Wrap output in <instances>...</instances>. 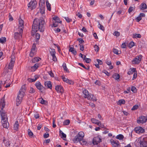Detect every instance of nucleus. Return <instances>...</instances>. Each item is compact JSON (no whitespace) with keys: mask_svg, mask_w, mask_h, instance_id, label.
I'll return each instance as SVG.
<instances>
[{"mask_svg":"<svg viewBox=\"0 0 147 147\" xmlns=\"http://www.w3.org/2000/svg\"><path fill=\"white\" fill-rule=\"evenodd\" d=\"M9 20L10 21H12L13 20V18L10 13L9 14Z\"/></svg>","mask_w":147,"mask_h":147,"instance_id":"obj_61","label":"nucleus"},{"mask_svg":"<svg viewBox=\"0 0 147 147\" xmlns=\"http://www.w3.org/2000/svg\"><path fill=\"white\" fill-rule=\"evenodd\" d=\"M46 4L47 9H48L49 11H50L51 10V5L49 3L48 0L47 1V0H46Z\"/></svg>","mask_w":147,"mask_h":147,"instance_id":"obj_30","label":"nucleus"},{"mask_svg":"<svg viewBox=\"0 0 147 147\" xmlns=\"http://www.w3.org/2000/svg\"><path fill=\"white\" fill-rule=\"evenodd\" d=\"M49 51L50 52L51 55L52 57V60L54 61H57V58L55 56V51L54 49H50L49 50Z\"/></svg>","mask_w":147,"mask_h":147,"instance_id":"obj_9","label":"nucleus"},{"mask_svg":"<svg viewBox=\"0 0 147 147\" xmlns=\"http://www.w3.org/2000/svg\"><path fill=\"white\" fill-rule=\"evenodd\" d=\"M19 123L18 121H16L15 122V124L14 125V129L17 131L19 129Z\"/></svg>","mask_w":147,"mask_h":147,"instance_id":"obj_26","label":"nucleus"},{"mask_svg":"<svg viewBox=\"0 0 147 147\" xmlns=\"http://www.w3.org/2000/svg\"><path fill=\"white\" fill-rule=\"evenodd\" d=\"M125 101L123 100H119L118 101V104L120 105H121L122 104H124L125 103Z\"/></svg>","mask_w":147,"mask_h":147,"instance_id":"obj_40","label":"nucleus"},{"mask_svg":"<svg viewBox=\"0 0 147 147\" xmlns=\"http://www.w3.org/2000/svg\"><path fill=\"white\" fill-rule=\"evenodd\" d=\"M65 19V20L67 22H69L71 21H72V19H70L68 17H65L64 18Z\"/></svg>","mask_w":147,"mask_h":147,"instance_id":"obj_53","label":"nucleus"},{"mask_svg":"<svg viewBox=\"0 0 147 147\" xmlns=\"http://www.w3.org/2000/svg\"><path fill=\"white\" fill-rule=\"evenodd\" d=\"M136 21L138 22H139L140 20H142V18L141 17H140V16H139L138 17L136 18Z\"/></svg>","mask_w":147,"mask_h":147,"instance_id":"obj_62","label":"nucleus"},{"mask_svg":"<svg viewBox=\"0 0 147 147\" xmlns=\"http://www.w3.org/2000/svg\"><path fill=\"white\" fill-rule=\"evenodd\" d=\"M86 56L85 55L84 56V58L83 60H85V62L87 63H89L91 61V60L90 58H86Z\"/></svg>","mask_w":147,"mask_h":147,"instance_id":"obj_33","label":"nucleus"},{"mask_svg":"<svg viewBox=\"0 0 147 147\" xmlns=\"http://www.w3.org/2000/svg\"><path fill=\"white\" fill-rule=\"evenodd\" d=\"M49 134H47V133H45L43 135V136L44 138H48L49 137Z\"/></svg>","mask_w":147,"mask_h":147,"instance_id":"obj_60","label":"nucleus"},{"mask_svg":"<svg viewBox=\"0 0 147 147\" xmlns=\"http://www.w3.org/2000/svg\"><path fill=\"white\" fill-rule=\"evenodd\" d=\"M40 103L42 104H45L47 103V101L44 100L42 98L40 100Z\"/></svg>","mask_w":147,"mask_h":147,"instance_id":"obj_56","label":"nucleus"},{"mask_svg":"<svg viewBox=\"0 0 147 147\" xmlns=\"http://www.w3.org/2000/svg\"><path fill=\"white\" fill-rule=\"evenodd\" d=\"M113 34L114 36L118 37L120 35V33L119 32L117 31H115L114 32Z\"/></svg>","mask_w":147,"mask_h":147,"instance_id":"obj_47","label":"nucleus"},{"mask_svg":"<svg viewBox=\"0 0 147 147\" xmlns=\"http://www.w3.org/2000/svg\"><path fill=\"white\" fill-rule=\"evenodd\" d=\"M15 62V59L11 58V61L10 62L8 66V68L9 69H12L13 67V66Z\"/></svg>","mask_w":147,"mask_h":147,"instance_id":"obj_20","label":"nucleus"},{"mask_svg":"<svg viewBox=\"0 0 147 147\" xmlns=\"http://www.w3.org/2000/svg\"><path fill=\"white\" fill-rule=\"evenodd\" d=\"M113 77L115 80H117L119 79L120 78V76L119 74H115L113 75Z\"/></svg>","mask_w":147,"mask_h":147,"instance_id":"obj_31","label":"nucleus"},{"mask_svg":"<svg viewBox=\"0 0 147 147\" xmlns=\"http://www.w3.org/2000/svg\"><path fill=\"white\" fill-rule=\"evenodd\" d=\"M134 131L138 134L142 133L144 132V129L140 127H137L134 128Z\"/></svg>","mask_w":147,"mask_h":147,"instance_id":"obj_12","label":"nucleus"},{"mask_svg":"<svg viewBox=\"0 0 147 147\" xmlns=\"http://www.w3.org/2000/svg\"><path fill=\"white\" fill-rule=\"evenodd\" d=\"M1 122L4 128H8L9 127V124L7 121V119L1 120Z\"/></svg>","mask_w":147,"mask_h":147,"instance_id":"obj_15","label":"nucleus"},{"mask_svg":"<svg viewBox=\"0 0 147 147\" xmlns=\"http://www.w3.org/2000/svg\"><path fill=\"white\" fill-rule=\"evenodd\" d=\"M45 22L43 18L35 19L32 26V35L34 36L35 33L39 30L40 32H43L45 28Z\"/></svg>","mask_w":147,"mask_h":147,"instance_id":"obj_1","label":"nucleus"},{"mask_svg":"<svg viewBox=\"0 0 147 147\" xmlns=\"http://www.w3.org/2000/svg\"><path fill=\"white\" fill-rule=\"evenodd\" d=\"M80 143L82 145H87L88 144L87 142L83 139L82 141H81Z\"/></svg>","mask_w":147,"mask_h":147,"instance_id":"obj_37","label":"nucleus"},{"mask_svg":"<svg viewBox=\"0 0 147 147\" xmlns=\"http://www.w3.org/2000/svg\"><path fill=\"white\" fill-rule=\"evenodd\" d=\"M62 66L64 71H66V72H69V71L67 68L65 63H63V64Z\"/></svg>","mask_w":147,"mask_h":147,"instance_id":"obj_32","label":"nucleus"},{"mask_svg":"<svg viewBox=\"0 0 147 147\" xmlns=\"http://www.w3.org/2000/svg\"><path fill=\"white\" fill-rule=\"evenodd\" d=\"M19 33L18 32H15L14 34V37L15 39H18L22 36V32H20V30H19Z\"/></svg>","mask_w":147,"mask_h":147,"instance_id":"obj_17","label":"nucleus"},{"mask_svg":"<svg viewBox=\"0 0 147 147\" xmlns=\"http://www.w3.org/2000/svg\"><path fill=\"white\" fill-rule=\"evenodd\" d=\"M45 86L47 88H49L50 89L52 88V86L51 82L50 81H47L45 82Z\"/></svg>","mask_w":147,"mask_h":147,"instance_id":"obj_21","label":"nucleus"},{"mask_svg":"<svg viewBox=\"0 0 147 147\" xmlns=\"http://www.w3.org/2000/svg\"><path fill=\"white\" fill-rule=\"evenodd\" d=\"M140 147H147V142L144 140L140 142Z\"/></svg>","mask_w":147,"mask_h":147,"instance_id":"obj_22","label":"nucleus"},{"mask_svg":"<svg viewBox=\"0 0 147 147\" xmlns=\"http://www.w3.org/2000/svg\"><path fill=\"white\" fill-rule=\"evenodd\" d=\"M61 78L63 79V81L66 82L67 83L69 80L68 78H65L64 76H61Z\"/></svg>","mask_w":147,"mask_h":147,"instance_id":"obj_42","label":"nucleus"},{"mask_svg":"<svg viewBox=\"0 0 147 147\" xmlns=\"http://www.w3.org/2000/svg\"><path fill=\"white\" fill-rule=\"evenodd\" d=\"M38 63L35 64L34 65L31 67V70L32 71H35L38 67Z\"/></svg>","mask_w":147,"mask_h":147,"instance_id":"obj_24","label":"nucleus"},{"mask_svg":"<svg viewBox=\"0 0 147 147\" xmlns=\"http://www.w3.org/2000/svg\"><path fill=\"white\" fill-rule=\"evenodd\" d=\"M53 19L55 20V22L59 23H61V21H60L59 20V18L57 16L53 17Z\"/></svg>","mask_w":147,"mask_h":147,"instance_id":"obj_29","label":"nucleus"},{"mask_svg":"<svg viewBox=\"0 0 147 147\" xmlns=\"http://www.w3.org/2000/svg\"><path fill=\"white\" fill-rule=\"evenodd\" d=\"M69 51L71 52L74 55H76L77 54V51L73 47H69Z\"/></svg>","mask_w":147,"mask_h":147,"instance_id":"obj_23","label":"nucleus"},{"mask_svg":"<svg viewBox=\"0 0 147 147\" xmlns=\"http://www.w3.org/2000/svg\"><path fill=\"white\" fill-rule=\"evenodd\" d=\"M24 27V21L20 19L19 21V26L18 29L20 30V32H22L23 29Z\"/></svg>","mask_w":147,"mask_h":147,"instance_id":"obj_11","label":"nucleus"},{"mask_svg":"<svg viewBox=\"0 0 147 147\" xmlns=\"http://www.w3.org/2000/svg\"><path fill=\"white\" fill-rule=\"evenodd\" d=\"M91 121L92 123H93L95 124V123H96L98 121V120L94 119V118H92L91 119Z\"/></svg>","mask_w":147,"mask_h":147,"instance_id":"obj_50","label":"nucleus"},{"mask_svg":"<svg viewBox=\"0 0 147 147\" xmlns=\"http://www.w3.org/2000/svg\"><path fill=\"white\" fill-rule=\"evenodd\" d=\"M130 69H131V71L132 74H133L134 72L135 73L137 72V71H136V69L135 68H131Z\"/></svg>","mask_w":147,"mask_h":147,"instance_id":"obj_59","label":"nucleus"},{"mask_svg":"<svg viewBox=\"0 0 147 147\" xmlns=\"http://www.w3.org/2000/svg\"><path fill=\"white\" fill-rule=\"evenodd\" d=\"M35 85L36 86V88L39 90L41 92H44V91L45 88L44 87L42 86L41 83L38 81H37L36 82Z\"/></svg>","mask_w":147,"mask_h":147,"instance_id":"obj_7","label":"nucleus"},{"mask_svg":"<svg viewBox=\"0 0 147 147\" xmlns=\"http://www.w3.org/2000/svg\"><path fill=\"white\" fill-rule=\"evenodd\" d=\"M147 5L144 3H142L140 6V8L141 10H144L147 8Z\"/></svg>","mask_w":147,"mask_h":147,"instance_id":"obj_25","label":"nucleus"},{"mask_svg":"<svg viewBox=\"0 0 147 147\" xmlns=\"http://www.w3.org/2000/svg\"><path fill=\"white\" fill-rule=\"evenodd\" d=\"M98 27L100 30L104 31V27L103 26L100 24H99L98 25Z\"/></svg>","mask_w":147,"mask_h":147,"instance_id":"obj_49","label":"nucleus"},{"mask_svg":"<svg viewBox=\"0 0 147 147\" xmlns=\"http://www.w3.org/2000/svg\"><path fill=\"white\" fill-rule=\"evenodd\" d=\"M91 98L90 100H92L93 101H96L97 100V99L94 95L92 94H91Z\"/></svg>","mask_w":147,"mask_h":147,"instance_id":"obj_43","label":"nucleus"},{"mask_svg":"<svg viewBox=\"0 0 147 147\" xmlns=\"http://www.w3.org/2000/svg\"><path fill=\"white\" fill-rule=\"evenodd\" d=\"M141 37V35L139 34H135L133 35V38H140Z\"/></svg>","mask_w":147,"mask_h":147,"instance_id":"obj_35","label":"nucleus"},{"mask_svg":"<svg viewBox=\"0 0 147 147\" xmlns=\"http://www.w3.org/2000/svg\"><path fill=\"white\" fill-rule=\"evenodd\" d=\"M113 52L114 54L117 55L120 53V52H119L117 49L115 48L113 49Z\"/></svg>","mask_w":147,"mask_h":147,"instance_id":"obj_41","label":"nucleus"},{"mask_svg":"<svg viewBox=\"0 0 147 147\" xmlns=\"http://www.w3.org/2000/svg\"><path fill=\"white\" fill-rule=\"evenodd\" d=\"M41 59L39 57H35L32 60V62L35 63L38 62Z\"/></svg>","mask_w":147,"mask_h":147,"instance_id":"obj_28","label":"nucleus"},{"mask_svg":"<svg viewBox=\"0 0 147 147\" xmlns=\"http://www.w3.org/2000/svg\"><path fill=\"white\" fill-rule=\"evenodd\" d=\"M55 89L58 93H62L63 92L64 90L63 87L60 85L56 86Z\"/></svg>","mask_w":147,"mask_h":147,"instance_id":"obj_16","label":"nucleus"},{"mask_svg":"<svg viewBox=\"0 0 147 147\" xmlns=\"http://www.w3.org/2000/svg\"><path fill=\"white\" fill-rule=\"evenodd\" d=\"M110 142L113 147H120L119 143L118 141H116L111 139Z\"/></svg>","mask_w":147,"mask_h":147,"instance_id":"obj_14","label":"nucleus"},{"mask_svg":"<svg viewBox=\"0 0 147 147\" xmlns=\"http://www.w3.org/2000/svg\"><path fill=\"white\" fill-rule=\"evenodd\" d=\"M138 108V106L137 105H135L133 106L131 110L132 111L137 109Z\"/></svg>","mask_w":147,"mask_h":147,"instance_id":"obj_54","label":"nucleus"},{"mask_svg":"<svg viewBox=\"0 0 147 147\" xmlns=\"http://www.w3.org/2000/svg\"><path fill=\"white\" fill-rule=\"evenodd\" d=\"M70 122V120L69 119H67L64 121L63 125H68Z\"/></svg>","mask_w":147,"mask_h":147,"instance_id":"obj_39","label":"nucleus"},{"mask_svg":"<svg viewBox=\"0 0 147 147\" xmlns=\"http://www.w3.org/2000/svg\"><path fill=\"white\" fill-rule=\"evenodd\" d=\"M77 40L79 41L80 44L83 43L84 42V41L81 38L78 39Z\"/></svg>","mask_w":147,"mask_h":147,"instance_id":"obj_52","label":"nucleus"},{"mask_svg":"<svg viewBox=\"0 0 147 147\" xmlns=\"http://www.w3.org/2000/svg\"><path fill=\"white\" fill-rule=\"evenodd\" d=\"M80 45V50L82 51H83L84 50V46L83 45Z\"/></svg>","mask_w":147,"mask_h":147,"instance_id":"obj_64","label":"nucleus"},{"mask_svg":"<svg viewBox=\"0 0 147 147\" xmlns=\"http://www.w3.org/2000/svg\"><path fill=\"white\" fill-rule=\"evenodd\" d=\"M101 142V139L98 136L94 137L92 140L93 144L94 145H97Z\"/></svg>","mask_w":147,"mask_h":147,"instance_id":"obj_10","label":"nucleus"},{"mask_svg":"<svg viewBox=\"0 0 147 147\" xmlns=\"http://www.w3.org/2000/svg\"><path fill=\"white\" fill-rule=\"evenodd\" d=\"M5 106V96L1 99L0 102V107L1 109H3Z\"/></svg>","mask_w":147,"mask_h":147,"instance_id":"obj_19","label":"nucleus"},{"mask_svg":"<svg viewBox=\"0 0 147 147\" xmlns=\"http://www.w3.org/2000/svg\"><path fill=\"white\" fill-rule=\"evenodd\" d=\"M84 136V133L82 131H80L78 134L73 139V141L75 143H77L78 142H80L82 141Z\"/></svg>","mask_w":147,"mask_h":147,"instance_id":"obj_3","label":"nucleus"},{"mask_svg":"<svg viewBox=\"0 0 147 147\" xmlns=\"http://www.w3.org/2000/svg\"><path fill=\"white\" fill-rule=\"evenodd\" d=\"M37 4V2L35 0H32L28 4V7L32 10L36 8Z\"/></svg>","mask_w":147,"mask_h":147,"instance_id":"obj_4","label":"nucleus"},{"mask_svg":"<svg viewBox=\"0 0 147 147\" xmlns=\"http://www.w3.org/2000/svg\"><path fill=\"white\" fill-rule=\"evenodd\" d=\"M40 35L39 34L36 33V38L37 40H38L40 39Z\"/></svg>","mask_w":147,"mask_h":147,"instance_id":"obj_57","label":"nucleus"},{"mask_svg":"<svg viewBox=\"0 0 147 147\" xmlns=\"http://www.w3.org/2000/svg\"><path fill=\"white\" fill-rule=\"evenodd\" d=\"M116 138L119 140H123L124 138V136L122 134H119L117 135L116 137Z\"/></svg>","mask_w":147,"mask_h":147,"instance_id":"obj_34","label":"nucleus"},{"mask_svg":"<svg viewBox=\"0 0 147 147\" xmlns=\"http://www.w3.org/2000/svg\"><path fill=\"white\" fill-rule=\"evenodd\" d=\"M142 57L141 55H139L134 58L132 61V63L134 64H138L140 62Z\"/></svg>","mask_w":147,"mask_h":147,"instance_id":"obj_5","label":"nucleus"},{"mask_svg":"<svg viewBox=\"0 0 147 147\" xmlns=\"http://www.w3.org/2000/svg\"><path fill=\"white\" fill-rule=\"evenodd\" d=\"M131 90L134 93L137 92V89L135 86H132L131 88Z\"/></svg>","mask_w":147,"mask_h":147,"instance_id":"obj_48","label":"nucleus"},{"mask_svg":"<svg viewBox=\"0 0 147 147\" xmlns=\"http://www.w3.org/2000/svg\"><path fill=\"white\" fill-rule=\"evenodd\" d=\"M0 114L1 117V120H4L7 119V115L3 109H1V110L0 111Z\"/></svg>","mask_w":147,"mask_h":147,"instance_id":"obj_18","label":"nucleus"},{"mask_svg":"<svg viewBox=\"0 0 147 147\" xmlns=\"http://www.w3.org/2000/svg\"><path fill=\"white\" fill-rule=\"evenodd\" d=\"M26 92L25 86L24 85L22 86L21 88L19 91V93L18 94L16 99V105L17 106H18L21 102L23 97L24 96Z\"/></svg>","mask_w":147,"mask_h":147,"instance_id":"obj_2","label":"nucleus"},{"mask_svg":"<svg viewBox=\"0 0 147 147\" xmlns=\"http://www.w3.org/2000/svg\"><path fill=\"white\" fill-rule=\"evenodd\" d=\"M36 51L37 48L36 44L35 43H34L32 45L31 51L29 54L30 56L31 57H33L36 55Z\"/></svg>","mask_w":147,"mask_h":147,"instance_id":"obj_6","label":"nucleus"},{"mask_svg":"<svg viewBox=\"0 0 147 147\" xmlns=\"http://www.w3.org/2000/svg\"><path fill=\"white\" fill-rule=\"evenodd\" d=\"M147 121V116H141L138 118L137 122L138 123H143Z\"/></svg>","mask_w":147,"mask_h":147,"instance_id":"obj_8","label":"nucleus"},{"mask_svg":"<svg viewBox=\"0 0 147 147\" xmlns=\"http://www.w3.org/2000/svg\"><path fill=\"white\" fill-rule=\"evenodd\" d=\"M85 98H87L88 100H90L91 98V94H89L88 91L86 90H84L83 92Z\"/></svg>","mask_w":147,"mask_h":147,"instance_id":"obj_13","label":"nucleus"},{"mask_svg":"<svg viewBox=\"0 0 147 147\" xmlns=\"http://www.w3.org/2000/svg\"><path fill=\"white\" fill-rule=\"evenodd\" d=\"M45 8L43 6V7H40V12L42 14H43L45 13Z\"/></svg>","mask_w":147,"mask_h":147,"instance_id":"obj_45","label":"nucleus"},{"mask_svg":"<svg viewBox=\"0 0 147 147\" xmlns=\"http://www.w3.org/2000/svg\"><path fill=\"white\" fill-rule=\"evenodd\" d=\"M28 134L30 138H34L35 136L34 135L33 132L30 129H28Z\"/></svg>","mask_w":147,"mask_h":147,"instance_id":"obj_27","label":"nucleus"},{"mask_svg":"<svg viewBox=\"0 0 147 147\" xmlns=\"http://www.w3.org/2000/svg\"><path fill=\"white\" fill-rule=\"evenodd\" d=\"M48 73L49 74L50 76L52 77H54V74L52 72V71H50Z\"/></svg>","mask_w":147,"mask_h":147,"instance_id":"obj_63","label":"nucleus"},{"mask_svg":"<svg viewBox=\"0 0 147 147\" xmlns=\"http://www.w3.org/2000/svg\"><path fill=\"white\" fill-rule=\"evenodd\" d=\"M134 42L133 41H131L128 45V47L129 48H131L134 46Z\"/></svg>","mask_w":147,"mask_h":147,"instance_id":"obj_46","label":"nucleus"},{"mask_svg":"<svg viewBox=\"0 0 147 147\" xmlns=\"http://www.w3.org/2000/svg\"><path fill=\"white\" fill-rule=\"evenodd\" d=\"M94 48L95 51L98 52L99 50V47L97 45H95L94 46Z\"/></svg>","mask_w":147,"mask_h":147,"instance_id":"obj_51","label":"nucleus"},{"mask_svg":"<svg viewBox=\"0 0 147 147\" xmlns=\"http://www.w3.org/2000/svg\"><path fill=\"white\" fill-rule=\"evenodd\" d=\"M134 9V8L133 7H130L128 9V12L130 13Z\"/></svg>","mask_w":147,"mask_h":147,"instance_id":"obj_58","label":"nucleus"},{"mask_svg":"<svg viewBox=\"0 0 147 147\" xmlns=\"http://www.w3.org/2000/svg\"><path fill=\"white\" fill-rule=\"evenodd\" d=\"M43 2H41V6H40L41 5V3H39V5L40 7H43V6L45 7V1L44 0H42Z\"/></svg>","mask_w":147,"mask_h":147,"instance_id":"obj_55","label":"nucleus"},{"mask_svg":"<svg viewBox=\"0 0 147 147\" xmlns=\"http://www.w3.org/2000/svg\"><path fill=\"white\" fill-rule=\"evenodd\" d=\"M6 38L5 37H2L0 38V42L1 43H3L6 41Z\"/></svg>","mask_w":147,"mask_h":147,"instance_id":"obj_44","label":"nucleus"},{"mask_svg":"<svg viewBox=\"0 0 147 147\" xmlns=\"http://www.w3.org/2000/svg\"><path fill=\"white\" fill-rule=\"evenodd\" d=\"M35 92V90L32 87H30L29 89V92L30 93H34Z\"/></svg>","mask_w":147,"mask_h":147,"instance_id":"obj_36","label":"nucleus"},{"mask_svg":"<svg viewBox=\"0 0 147 147\" xmlns=\"http://www.w3.org/2000/svg\"><path fill=\"white\" fill-rule=\"evenodd\" d=\"M78 65H80V66H82L84 69H86V70H88L89 69V66H87L86 67L85 66H84L83 64L80 63H78Z\"/></svg>","mask_w":147,"mask_h":147,"instance_id":"obj_38","label":"nucleus"}]
</instances>
